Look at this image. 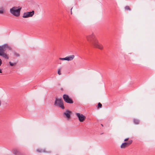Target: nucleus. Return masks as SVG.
<instances>
[{
    "label": "nucleus",
    "mask_w": 155,
    "mask_h": 155,
    "mask_svg": "<svg viewBox=\"0 0 155 155\" xmlns=\"http://www.w3.org/2000/svg\"><path fill=\"white\" fill-rule=\"evenodd\" d=\"M86 38L87 41L95 48L101 50L103 49V46L102 45L99 43L94 33L87 35Z\"/></svg>",
    "instance_id": "f257e3e1"
},
{
    "label": "nucleus",
    "mask_w": 155,
    "mask_h": 155,
    "mask_svg": "<svg viewBox=\"0 0 155 155\" xmlns=\"http://www.w3.org/2000/svg\"><path fill=\"white\" fill-rule=\"evenodd\" d=\"M11 50V48L7 44L0 46V56L6 59H8L9 57L6 54V51Z\"/></svg>",
    "instance_id": "f03ea898"
},
{
    "label": "nucleus",
    "mask_w": 155,
    "mask_h": 155,
    "mask_svg": "<svg viewBox=\"0 0 155 155\" xmlns=\"http://www.w3.org/2000/svg\"><path fill=\"white\" fill-rule=\"evenodd\" d=\"M18 7H13L10 9V13L15 17H18L20 15V11L21 8Z\"/></svg>",
    "instance_id": "7ed1b4c3"
},
{
    "label": "nucleus",
    "mask_w": 155,
    "mask_h": 155,
    "mask_svg": "<svg viewBox=\"0 0 155 155\" xmlns=\"http://www.w3.org/2000/svg\"><path fill=\"white\" fill-rule=\"evenodd\" d=\"M54 105L58 106L61 109L64 110L65 107L63 104V102L61 99L56 98L54 102Z\"/></svg>",
    "instance_id": "20e7f679"
},
{
    "label": "nucleus",
    "mask_w": 155,
    "mask_h": 155,
    "mask_svg": "<svg viewBox=\"0 0 155 155\" xmlns=\"http://www.w3.org/2000/svg\"><path fill=\"white\" fill-rule=\"evenodd\" d=\"M63 98L64 101L67 103L72 104L74 102L72 100L67 94H64Z\"/></svg>",
    "instance_id": "39448f33"
},
{
    "label": "nucleus",
    "mask_w": 155,
    "mask_h": 155,
    "mask_svg": "<svg viewBox=\"0 0 155 155\" xmlns=\"http://www.w3.org/2000/svg\"><path fill=\"white\" fill-rule=\"evenodd\" d=\"M34 11H32L31 12H26L23 13L22 17L24 18L32 17L34 15Z\"/></svg>",
    "instance_id": "423d86ee"
},
{
    "label": "nucleus",
    "mask_w": 155,
    "mask_h": 155,
    "mask_svg": "<svg viewBox=\"0 0 155 155\" xmlns=\"http://www.w3.org/2000/svg\"><path fill=\"white\" fill-rule=\"evenodd\" d=\"M132 142V140H130L128 141L127 142H125L123 143L120 145V148L122 149H124L130 145Z\"/></svg>",
    "instance_id": "0eeeda50"
},
{
    "label": "nucleus",
    "mask_w": 155,
    "mask_h": 155,
    "mask_svg": "<svg viewBox=\"0 0 155 155\" xmlns=\"http://www.w3.org/2000/svg\"><path fill=\"white\" fill-rule=\"evenodd\" d=\"M76 115L78 117L79 120L80 122H83L86 118V117L84 116L79 113H76Z\"/></svg>",
    "instance_id": "6e6552de"
},
{
    "label": "nucleus",
    "mask_w": 155,
    "mask_h": 155,
    "mask_svg": "<svg viewBox=\"0 0 155 155\" xmlns=\"http://www.w3.org/2000/svg\"><path fill=\"white\" fill-rule=\"evenodd\" d=\"M71 111L68 110H66L65 112H64L63 114L64 115H65L67 118L68 119L71 117Z\"/></svg>",
    "instance_id": "1a4fd4ad"
},
{
    "label": "nucleus",
    "mask_w": 155,
    "mask_h": 155,
    "mask_svg": "<svg viewBox=\"0 0 155 155\" xmlns=\"http://www.w3.org/2000/svg\"><path fill=\"white\" fill-rule=\"evenodd\" d=\"M75 56L74 55H69L66 57L67 61H69L73 60Z\"/></svg>",
    "instance_id": "9d476101"
},
{
    "label": "nucleus",
    "mask_w": 155,
    "mask_h": 155,
    "mask_svg": "<svg viewBox=\"0 0 155 155\" xmlns=\"http://www.w3.org/2000/svg\"><path fill=\"white\" fill-rule=\"evenodd\" d=\"M13 153L15 155H23V154L21 153L19 150L16 149H14L13 150Z\"/></svg>",
    "instance_id": "9b49d317"
},
{
    "label": "nucleus",
    "mask_w": 155,
    "mask_h": 155,
    "mask_svg": "<svg viewBox=\"0 0 155 155\" xmlns=\"http://www.w3.org/2000/svg\"><path fill=\"white\" fill-rule=\"evenodd\" d=\"M133 121L134 123L135 124H138L139 123V120L137 119H134L133 120Z\"/></svg>",
    "instance_id": "f8f14e48"
},
{
    "label": "nucleus",
    "mask_w": 155,
    "mask_h": 155,
    "mask_svg": "<svg viewBox=\"0 0 155 155\" xmlns=\"http://www.w3.org/2000/svg\"><path fill=\"white\" fill-rule=\"evenodd\" d=\"M36 151L39 152V153H41V152H45V150H42V149H37V150H36Z\"/></svg>",
    "instance_id": "ddd939ff"
},
{
    "label": "nucleus",
    "mask_w": 155,
    "mask_h": 155,
    "mask_svg": "<svg viewBox=\"0 0 155 155\" xmlns=\"http://www.w3.org/2000/svg\"><path fill=\"white\" fill-rule=\"evenodd\" d=\"M102 105L100 103H98L97 104V107L98 108H100L102 107Z\"/></svg>",
    "instance_id": "4468645a"
},
{
    "label": "nucleus",
    "mask_w": 155,
    "mask_h": 155,
    "mask_svg": "<svg viewBox=\"0 0 155 155\" xmlns=\"http://www.w3.org/2000/svg\"><path fill=\"white\" fill-rule=\"evenodd\" d=\"M125 9L126 10L130 11L131 9L130 7L128 6H126L125 7Z\"/></svg>",
    "instance_id": "2eb2a0df"
},
{
    "label": "nucleus",
    "mask_w": 155,
    "mask_h": 155,
    "mask_svg": "<svg viewBox=\"0 0 155 155\" xmlns=\"http://www.w3.org/2000/svg\"><path fill=\"white\" fill-rule=\"evenodd\" d=\"M4 10L3 8L0 10V14H3L4 13Z\"/></svg>",
    "instance_id": "dca6fc26"
},
{
    "label": "nucleus",
    "mask_w": 155,
    "mask_h": 155,
    "mask_svg": "<svg viewBox=\"0 0 155 155\" xmlns=\"http://www.w3.org/2000/svg\"><path fill=\"white\" fill-rule=\"evenodd\" d=\"M61 68L58 69V73L59 75H60L61 74Z\"/></svg>",
    "instance_id": "f3484780"
},
{
    "label": "nucleus",
    "mask_w": 155,
    "mask_h": 155,
    "mask_svg": "<svg viewBox=\"0 0 155 155\" xmlns=\"http://www.w3.org/2000/svg\"><path fill=\"white\" fill-rule=\"evenodd\" d=\"M59 59L60 60H66L67 61V58L66 57L64 58H59Z\"/></svg>",
    "instance_id": "a211bd4d"
},
{
    "label": "nucleus",
    "mask_w": 155,
    "mask_h": 155,
    "mask_svg": "<svg viewBox=\"0 0 155 155\" xmlns=\"http://www.w3.org/2000/svg\"><path fill=\"white\" fill-rule=\"evenodd\" d=\"M9 64L11 66H14L15 64H16V63H12L10 61L9 62Z\"/></svg>",
    "instance_id": "6ab92c4d"
},
{
    "label": "nucleus",
    "mask_w": 155,
    "mask_h": 155,
    "mask_svg": "<svg viewBox=\"0 0 155 155\" xmlns=\"http://www.w3.org/2000/svg\"><path fill=\"white\" fill-rule=\"evenodd\" d=\"M14 55L15 56L18 57H19V56H20V54L16 52L14 53Z\"/></svg>",
    "instance_id": "aec40b11"
},
{
    "label": "nucleus",
    "mask_w": 155,
    "mask_h": 155,
    "mask_svg": "<svg viewBox=\"0 0 155 155\" xmlns=\"http://www.w3.org/2000/svg\"><path fill=\"white\" fill-rule=\"evenodd\" d=\"M128 140H129V138H126L124 140V141H127Z\"/></svg>",
    "instance_id": "412c9836"
},
{
    "label": "nucleus",
    "mask_w": 155,
    "mask_h": 155,
    "mask_svg": "<svg viewBox=\"0 0 155 155\" xmlns=\"http://www.w3.org/2000/svg\"><path fill=\"white\" fill-rule=\"evenodd\" d=\"M2 64V60L0 59V66H1V64Z\"/></svg>",
    "instance_id": "4be33fe9"
},
{
    "label": "nucleus",
    "mask_w": 155,
    "mask_h": 155,
    "mask_svg": "<svg viewBox=\"0 0 155 155\" xmlns=\"http://www.w3.org/2000/svg\"><path fill=\"white\" fill-rule=\"evenodd\" d=\"M3 69H0V73H2V70Z\"/></svg>",
    "instance_id": "5701e85b"
},
{
    "label": "nucleus",
    "mask_w": 155,
    "mask_h": 155,
    "mask_svg": "<svg viewBox=\"0 0 155 155\" xmlns=\"http://www.w3.org/2000/svg\"><path fill=\"white\" fill-rule=\"evenodd\" d=\"M73 8H72L71 9V14H72V9Z\"/></svg>",
    "instance_id": "b1692460"
},
{
    "label": "nucleus",
    "mask_w": 155,
    "mask_h": 155,
    "mask_svg": "<svg viewBox=\"0 0 155 155\" xmlns=\"http://www.w3.org/2000/svg\"><path fill=\"white\" fill-rule=\"evenodd\" d=\"M58 64H61V62H59V61H58Z\"/></svg>",
    "instance_id": "393cba45"
},
{
    "label": "nucleus",
    "mask_w": 155,
    "mask_h": 155,
    "mask_svg": "<svg viewBox=\"0 0 155 155\" xmlns=\"http://www.w3.org/2000/svg\"><path fill=\"white\" fill-rule=\"evenodd\" d=\"M1 101L0 100V106H1Z\"/></svg>",
    "instance_id": "a878e982"
},
{
    "label": "nucleus",
    "mask_w": 155,
    "mask_h": 155,
    "mask_svg": "<svg viewBox=\"0 0 155 155\" xmlns=\"http://www.w3.org/2000/svg\"><path fill=\"white\" fill-rule=\"evenodd\" d=\"M101 125L102 126H103V124H101Z\"/></svg>",
    "instance_id": "bb28decb"
}]
</instances>
